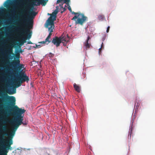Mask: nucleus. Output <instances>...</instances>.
<instances>
[{"instance_id": "obj_23", "label": "nucleus", "mask_w": 155, "mask_h": 155, "mask_svg": "<svg viewBox=\"0 0 155 155\" xmlns=\"http://www.w3.org/2000/svg\"><path fill=\"white\" fill-rule=\"evenodd\" d=\"M47 42H48V43H47V44H48L49 43H48V41H46V39H45V41H41V42H40V43H41V44H45V43H46Z\"/></svg>"}, {"instance_id": "obj_24", "label": "nucleus", "mask_w": 155, "mask_h": 155, "mask_svg": "<svg viewBox=\"0 0 155 155\" xmlns=\"http://www.w3.org/2000/svg\"><path fill=\"white\" fill-rule=\"evenodd\" d=\"M66 5H65V7L64 8L63 7V8H62L63 9V11H61V13H62L63 12H64L66 10V9L65 8V7H66Z\"/></svg>"}, {"instance_id": "obj_5", "label": "nucleus", "mask_w": 155, "mask_h": 155, "mask_svg": "<svg viewBox=\"0 0 155 155\" xmlns=\"http://www.w3.org/2000/svg\"><path fill=\"white\" fill-rule=\"evenodd\" d=\"M72 20L75 21L76 24L83 25V24L87 21V18L83 14L78 12L72 19Z\"/></svg>"}, {"instance_id": "obj_27", "label": "nucleus", "mask_w": 155, "mask_h": 155, "mask_svg": "<svg viewBox=\"0 0 155 155\" xmlns=\"http://www.w3.org/2000/svg\"><path fill=\"white\" fill-rule=\"evenodd\" d=\"M26 38H23L21 40L23 42H25V43L26 42Z\"/></svg>"}, {"instance_id": "obj_1", "label": "nucleus", "mask_w": 155, "mask_h": 155, "mask_svg": "<svg viewBox=\"0 0 155 155\" xmlns=\"http://www.w3.org/2000/svg\"><path fill=\"white\" fill-rule=\"evenodd\" d=\"M0 97L1 100L3 102H5L7 100H9L10 102V105L14 106L12 108V115L14 116V118L10 120H7L3 121L4 124H5L7 122H8L12 126V130L14 131L15 129L19 122L20 121L21 123L19 125L23 124L24 125L26 124V123H23V116H22V114L25 113V110L24 109L19 108L17 106H15V99L13 96H9L7 93L4 91H0Z\"/></svg>"}, {"instance_id": "obj_9", "label": "nucleus", "mask_w": 155, "mask_h": 155, "mask_svg": "<svg viewBox=\"0 0 155 155\" xmlns=\"http://www.w3.org/2000/svg\"><path fill=\"white\" fill-rule=\"evenodd\" d=\"M55 20L56 19L50 16L47 21L46 27L48 28V25L53 26V27H54V22Z\"/></svg>"}, {"instance_id": "obj_20", "label": "nucleus", "mask_w": 155, "mask_h": 155, "mask_svg": "<svg viewBox=\"0 0 155 155\" xmlns=\"http://www.w3.org/2000/svg\"><path fill=\"white\" fill-rule=\"evenodd\" d=\"M64 1L63 3H65L68 5H69V3L70 2V0H64Z\"/></svg>"}, {"instance_id": "obj_10", "label": "nucleus", "mask_w": 155, "mask_h": 155, "mask_svg": "<svg viewBox=\"0 0 155 155\" xmlns=\"http://www.w3.org/2000/svg\"><path fill=\"white\" fill-rule=\"evenodd\" d=\"M58 7L57 6L56 7V9L51 14H49L48 15H50L52 17H53V18H54V19H56L57 15L58 14Z\"/></svg>"}, {"instance_id": "obj_2", "label": "nucleus", "mask_w": 155, "mask_h": 155, "mask_svg": "<svg viewBox=\"0 0 155 155\" xmlns=\"http://www.w3.org/2000/svg\"><path fill=\"white\" fill-rule=\"evenodd\" d=\"M25 12V11L23 10L21 13L20 16L21 17L20 20L21 22L16 27V30L19 32L21 35H26L27 38L29 39L31 35L30 28L32 27V19L36 15L37 13L32 10L29 12V15L28 18H27Z\"/></svg>"}, {"instance_id": "obj_26", "label": "nucleus", "mask_w": 155, "mask_h": 155, "mask_svg": "<svg viewBox=\"0 0 155 155\" xmlns=\"http://www.w3.org/2000/svg\"><path fill=\"white\" fill-rule=\"evenodd\" d=\"M101 50H102L101 48H99V53L100 54H101Z\"/></svg>"}, {"instance_id": "obj_14", "label": "nucleus", "mask_w": 155, "mask_h": 155, "mask_svg": "<svg viewBox=\"0 0 155 155\" xmlns=\"http://www.w3.org/2000/svg\"><path fill=\"white\" fill-rule=\"evenodd\" d=\"M11 1L9 0H7L5 3V6L8 8L10 4Z\"/></svg>"}, {"instance_id": "obj_36", "label": "nucleus", "mask_w": 155, "mask_h": 155, "mask_svg": "<svg viewBox=\"0 0 155 155\" xmlns=\"http://www.w3.org/2000/svg\"><path fill=\"white\" fill-rule=\"evenodd\" d=\"M10 11L11 12H12L13 11V9H12V10H11Z\"/></svg>"}, {"instance_id": "obj_22", "label": "nucleus", "mask_w": 155, "mask_h": 155, "mask_svg": "<svg viewBox=\"0 0 155 155\" xmlns=\"http://www.w3.org/2000/svg\"><path fill=\"white\" fill-rule=\"evenodd\" d=\"M7 93L9 94H15L16 93L15 89V91H13V92H8Z\"/></svg>"}, {"instance_id": "obj_37", "label": "nucleus", "mask_w": 155, "mask_h": 155, "mask_svg": "<svg viewBox=\"0 0 155 155\" xmlns=\"http://www.w3.org/2000/svg\"><path fill=\"white\" fill-rule=\"evenodd\" d=\"M50 54H51V55L52 54L51 53H50Z\"/></svg>"}, {"instance_id": "obj_21", "label": "nucleus", "mask_w": 155, "mask_h": 155, "mask_svg": "<svg viewBox=\"0 0 155 155\" xmlns=\"http://www.w3.org/2000/svg\"><path fill=\"white\" fill-rule=\"evenodd\" d=\"M64 2V0H58L57 1V4H59L60 3L63 4V2ZM64 3H63L64 4Z\"/></svg>"}, {"instance_id": "obj_13", "label": "nucleus", "mask_w": 155, "mask_h": 155, "mask_svg": "<svg viewBox=\"0 0 155 155\" xmlns=\"http://www.w3.org/2000/svg\"><path fill=\"white\" fill-rule=\"evenodd\" d=\"M90 39V36H88L87 38L86 41L84 43V46L85 47L87 48H89L90 47V45L88 43V41Z\"/></svg>"}, {"instance_id": "obj_6", "label": "nucleus", "mask_w": 155, "mask_h": 155, "mask_svg": "<svg viewBox=\"0 0 155 155\" xmlns=\"http://www.w3.org/2000/svg\"><path fill=\"white\" fill-rule=\"evenodd\" d=\"M20 54L19 53L17 54L15 57L17 58L16 60L13 61L12 63L13 67L14 68L15 70V74L19 73L21 69L24 67V65L20 64V61L19 59Z\"/></svg>"}, {"instance_id": "obj_16", "label": "nucleus", "mask_w": 155, "mask_h": 155, "mask_svg": "<svg viewBox=\"0 0 155 155\" xmlns=\"http://www.w3.org/2000/svg\"><path fill=\"white\" fill-rule=\"evenodd\" d=\"M68 5V9L71 13L72 14H74V15H76L78 14V12H75L73 11H72L71 7H70V6L69 5Z\"/></svg>"}, {"instance_id": "obj_30", "label": "nucleus", "mask_w": 155, "mask_h": 155, "mask_svg": "<svg viewBox=\"0 0 155 155\" xmlns=\"http://www.w3.org/2000/svg\"><path fill=\"white\" fill-rule=\"evenodd\" d=\"M131 133H132V132H131V133L130 132V133H129V134H128V137H129V136H130V138L131 137Z\"/></svg>"}, {"instance_id": "obj_7", "label": "nucleus", "mask_w": 155, "mask_h": 155, "mask_svg": "<svg viewBox=\"0 0 155 155\" xmlns=\"http://www.w3.org/2000/svg\"><path fill=\"white\" fill-rule=\"evenodd\" d=\"M68 41V38H66V37L61 36L59 37L57 36L54 37L53 38L52 42L57 47H58L59 46L60 43L61 42L65 46L66 44L65 43V42H67Z\"/></svg>"}, {"instance_id": "obj_28", "label": "nucleus", "mask_w": 155, "mask_h": 155, "mask_svg": "<svg viewBox=\"0 0 155 155\" xmlns=\"http://www.w3.org/2000/svg\"><path fill=\"white\" fill-rule=\"evenodd\" d=\"M109 29H110V27L109 26H108L107 27V30H106V32L107 33H108L109 32Z\"/></svg>"}, {"instance_id": "obj_11", "label": "nucleus", "mask_w": 155, "mask_h": 155, "mask_svg": "<svg viewBox=\"0 0 155 155\" xmlns=\"http://www.w3.org/2000/svg\"><path fill=\"white\" fill-rule=\"evenodd\" d=\"M7 53L9 54H13V50L12 46L11 45H9L8 46V49L6 51Z\"/></svg>"}, {"instance_id": "obj_32", "label": "nucleus", "mask_w": 155, "mask_h": 155, "mask_svg": "<svg viewBox=\"0 0 155 155\" xmlns=\"http://www.w3.org/2000/svg\"><path fill=\"white\" fill-rule=\"evenodd\" d=\"M103 47V43L102 42V44H101V48H102Z\"/></svg>"}, {"instance_id": "obj_17", "label": "nucleus", "mask_w": 155, "mask_h": 155, "mask_svg": "<svg viewBox=\"0 0 155 155\" xmlns=\"http://www.w3.org/2000/svg\"><path fill=\"white\" fill-rule=\"evenodd\" d=\"M98 18L99 20L102 21L104 18V16L103 15H100L98 16Z\"/></svg>"}, {"instance_id": "obj_8", "label": "nucleus", "mask_w": 155, "mask_h": 155, "mask_svg": "<svg viewBox=\"0 0 155 155\" xmlns=\"http://www.w3.org/2000/svg\"><path fill=\"white\" fill-rule=\"evenodd\" d=\"M48 0H32L33 5L35 6L39 5L41 4L43 6H45Z\"/></svg>"}, {"instance_id": "obj_38", "label": "nucleus", "mask_w": 155, "mask_h": 155, "mask_svg": "<svg viewBox=\"0 0 155 155\" xmlns=\"http://www.w3.org/2000/svg\"><path fill=\"white\" fill-rule=\"evenodd\" d=\"M6 70H8V69H6Z\"/></svg>"}, {"instance_id": "obj_25", "label": "nucleus", "mask_w": 155, "mask_h": 155, "mask_svg": "<svg viewBox=\"0 0 155 155\" xmlns=\"http://www.w3.org/2000/svg\"><path fill=\"white\" fill-rule=\"evenodd\" d=\"M25 43V42H23L21 40L20 42V44L21 45H23Z\"/></svg>"}, {"instance_id": "obj_33", "label": "nucleus", "mask_w": 155, "mask_h": 155, "mask_svg": "<svg viewBox=\"0 0 155 155\" xmlns=\"http://www.w3.org/2000/svg\"><path fill=\"white\" fill-rule=\"evenodd\" d=\"M10 63V62L9 61H8L7 62V63L9 64Z\"/></svg>"}, {"instance_id": "obj_12", "label": "nucleus", "mask_w": 155, "mask_h": 155, "mask_svg": "<svg viewBox=\"0 0 155 155\" xmlns=\"http://www.w3.org/2000/svg\"><path fill=\"white\" fill-rule=\"evenodd\" d=\"M74 87L75 90L78 92L79 93L81 91V88L80 87L77 85L75 83H74Z\"/></svg>"}, {"instance_id": "obj_34", "label": "nucleus", "mask_w": 155, "mask_h": 155, "mask_svg": "<svg viewBox=\"0 0 155 155\" xmlns=\"http://www.w3.org/2000/svg\"><path fill=\"white\" fill-rule=\"evenodd\" d=\"M2 119H3V118H2V117H0V120H2Z\"/></svg>"}, {"instance_id": "obj_4", "label": "nucleus", "mask_w": 155, "mask_h": 155, "mask_svg": "<svg viewBox=\"0 0 155 155\" xmlns=\"http://www.w3.org/2000/svg\"><path fill=\"white\" fill-rule=\"evenodd\" d=\"M16 74L17 75L15 78L16 87H20L23 82L25 81L28 82L29 80L28 77L23 72H19V75L17 73Z\"/></svg>"}, {"instance_id": "obj_31", "label": "nucleus", "mask_w": 155, "mask_h": 155, "mask_svg": "<svg viewBox=\"0 0 155 155\" xmlns=\"http://www.w3.org/2000/svg\"><path fill=\"white\" fill-rule=\"evenodd\" d=\"M32 44V43L30 41H29L28 42V44Z\"/></svg>"}, {"instance_id": "obj_3", "label": "nucleus", "mask_w": 155, "mask_h": 155, "mask_svg": "<svg viewBox=\"0 0 155 155\" xmlns=\"http://www.w3.org/2000/svg\"><path fill=\"white\" fill-rule=\"evenodd\" d=\"M21 123L20 121L19 122L15 130L11 131L9 134L6 133L3 134V136H0V146L2 148V150L0 155H7L8 150L11 149V145L13 144V137L15 131Z\"/></svg>"}, {"instance_id": "obj_15", "label": "nucleus", "mask_w": 155, "mask_h": 155, "mask_svg": "<svg viewBox=\"0 0 155 155\" xmlns=\"http://www.w3.org/2000/svg\"><path fill=\"white\" fill-rule=\"evenodd\" d=\"M52 35L51 32H50L48 35L46 39V41H48V43H50L51 41L50 40V39L51 38V36Z\"/></svg>"}, {"instance_id": "obj_35", "label": "nucleus", "mask_w": 155, "mask_h": 155, "mask_svg": "<svg viewBox=\"0 0 155 155\" xmlns=\"http://www.w3.org/2000/svg\"><path fill=\"white\" fill-rule=\"evenodd\" d=\"M2 108V106L1 105H0V109H1Z\"/></svg>"}, {"instance_id": "obj_18", "label": "nucleus", "mask_w": 155, "mask_h": 155, "mask_svg": "<svg viewBox=\"0 0 155 155\" xmlns=\"http://www.w3.org/2000/svg\"><path fill=\"white\" fill-rule=\"evenodd\" d=\"M3 131L4 132H7L8 130L7 127L6 125H5L2 127Z\"/></svg>"}, {"instance_id": "obj_29", "label": "nucleus", "mask_w": 155, "mask_h": 155, "mask_svg": "<svg viewBox=\"0 0 155 155\" xmlns=\"http://www.w3.org/2000/svg\"><path fill=\"white\" fill-rule=\"evenodd\" d=\"M63 4L61 3V4H59V6L61 7V8H63Z\"/></svg>"}, {"instance_id": "obj_19", "label": "nucleus", "mask_w": 155, "mask_h": 155, "mask_svg": "<svg viewBox=\"0 0 155 155\" xmlns=\"http://www.w3.org/2000/svg\"><path fill=\"white\" fill-rule=\"evenodd\" d=\"M53 26H51L50 27L48 28V30L49 32H53V29L54 28Z\"/></svg>"}]
</instances>
